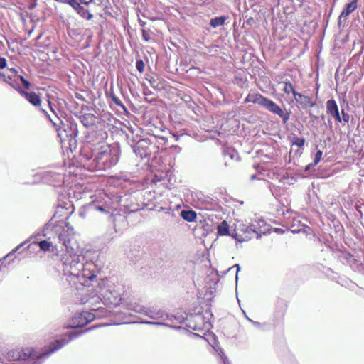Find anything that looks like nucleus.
I'll return each mask as SVG.
<instances>
[{
  "mask_svg": "<svg viewBox=\"0 0 364 364\" xmlns=\"http://www.w3.org/2000/svg\"><path fill=\"white\" fill-rule=\"evenodd\" d=\"M151 32L149 30L141 29L142 38L146 41H149L151 38Z\"/></svg>",
  "mask_w": 364,
  "mask_h": 364,
  "instance_id": "393cba45",
  "label": "nucleus"
},
{
  "mask_svg": "<svg viewBox=\"0 0 364 364\" xmlns=\"http://www.w3.org/2000/svg\"><path fill=\"white\" fill-rule=\"evenodd\" d=\"M40 109H41V112L46 115L47 119L52 123L53 126L55 128L56 130H57V128L60 127V126L58 123L55 122L53 120L51 119L50 115L47 113L46 110H45L44 109H43L41 107L40 108Z\"/></svg>",
  "mask_w": 364,
  "mask_h": 364,
  "instance_id": "a878e982",
  "label": "nucleus"
},
{
  "mask_svg": "<svg viewBox=\"0 0 364 364\" xmlns=\"http://www.w3.org/2000/svg\"><path fill=\"white\" fill-rule=\"evenodd\" d=\"M326 112L327 114L333 118L336 122L341 123L342 122L339 114L338 107L335 100L331 99L326 102Z\"/></svg>",
  "mask_w": 364,
  "mask_h": 364,
  "instance_id": "9b49d317",
  "label": "nucleus"
},
{
  "mask_svg": "<svg viewBox=\"0 0 364 364\" xmlns=\"http://www.w3.org/2000/svg\"><path fill=\"white\" fill-rule=\"evenodd\" d=\"M110 97L115 105L123 108H125V106L122 103V100H120L117 97H116L113 92L110 93Z\"/></svg>",
  "mask_w": 364,
  "mask_h": 364,
  "instance_id": "b1692460",
  "label": "nucleus"
},
{
  "mask_svg": "<svg viewBox=\"0 0 364 364\" xmlns=\"http://www.w3.org/2000/svg\"><path fill=\"white\" fill-rule=\"evenodd\" d=\"M227 20L225 16L216 17L210 20V24L212 27L216 28L223 26Z\"/></svg>",
  "mask_w": 364,
  "mask_h": 364,
  "instance_id": "aec40b11",
  "label": "nucleus"
},
{
  "mask_svg": "<svg viewBox=\"0 0 364 364\" xmlns=\"http://www.w3.org/2000/svg\"><path fill=\"white\" fill-rule=\"evenodd\" d=\"M305 139L303 137L296 136L293 139V144H295L297 147H303L304 146Z\"/></svg>",
  "mask_w": 364,
  "mask_h": 364,
  "instance_id": "5701e85b",
  "label": "nucleus"
},
{
  "mask_svg": "<svg viewBox=\"0 0 364 364\" xmlns=\"http://www.w3.org/2000/svg\"><path fill=\"white\" fill-rule=\"evenodd\" d=\"M181 217L188 222H193L196 220L197 214L194 210H182Z\"/></svg>",
  "mask_w": 364,
  "mask_h": 364,
  "instance_id": "a211bd4d",
  "label": "nucleus"
},
{
  "mask_svg": "<svg viewBox=\"0 0 364 364\" xmlns=\"http://www.w3.org/2000/svg\"><path fill=\"white\" fill-rule=\"evenodd\" d=\"M62 230L58 233L59 240L63 243V245L66 248H69L70 240L74 235L73 228L69 225L68 223L61 227Z\"/></svg>",
  "mask_w": 364,
  "mask_h": 364,
  "instance_id": "1a4fd4ad",
  "label": "nucleus"
},
{
  "mask_svg": "<svg viewBox=\"0 0 364 364\" xmlns=\"http://www.w3.org/2000/svg\"><path fill=\"white\" fill-rule=\"evenodd\" d=\"M6 66V60L5 58L0 56V68H5Z\"/></svg>",
  "mask_w": 364,
  "mask_h": 364,
  "instance_id": "72a5a7b5",
  "label": "nucleus"
},
{
  "mask_svg": "<svg viewBox=\"0 0 364 364\" xmlns=\"http://www.w3.org/2000/svg\"><path fill=\"white\" fill-rule=\"evenodd\" d=\"M266 99L267 97H264V95H262L260 93H250L246 97L245 102H252L264 107Z\"/></svg>",
  "mask_w": 364,
  "mask_h": 364,
  "instance_id": "4468645a",
  "label": "nucleus"
},
{
  "mask_svg": "<svg viewBox=\"0 0 364 364\" xmlns=\"http://www.w3.org/2000/svg\"><path fill=\"white\" fill-rule=\"evenodd\" d=\"M95 121L96 117L94 114H86L80 117V122L86 127L93 126L95 124Z\"/></svg>",
  "mask_w": 364,
  "mask_h": 364,
  "instance_id": "dca6fc26",
  "label": "nucleus"
},
{
  "mask_svg": "<svg viewBox=\"0 0 364 364\" xmlns=\"http://www.w3.org/2000/svg\"><path fill=\"white\" fill-rule=\"evenodd\" d=\"M294 100L297 102L299 106L302 109H309L314 107L316 103L312 97L303 95L297 92L294 97Z\"/></svg>",
  "mask_w": 364,
  "mask_h": 364,
  "instance_id": "f8f14e48",
  "label": "nucleus"
},
{
  "mask_svg": "<svg viewBox=\"0 0 364 364\" xmlns=\"http://www.w3.org/2000/svg\"><path fill=\"white\" fill-rule=\"evenodd\" d=\"M68 282L76 289L89 287L97 278V267L92 262L80 263L77 260H72L69 264Z\"/></svg>",
  "mask_w": 364,
  "mask_h": 364,
  "instance_id": "f257e3e1",
  "label": "nucleus"
},
{
  "mask_svg": "<svg viewBox=\"0 0 364 364\" xmlns=\"http://www.w3.org/2000/svg\"><path fill=\"white\" fill-rule=\"evenodd\" d=\"M220 358L223 361L224 364H230V361L228 360V357L225 355V354L223 352H221L220 354Z\"/></svg>",
  "mask_w": 364,
  "mask_h": 364,
  "instance_id": "473e14b6",
  "label": "nucleus"
},
{
  "mask_svg": "<svg viewBox=\"0 0 364 364\" xmlns=\"http://www.w3.org/2000/svg\"><path fill=\"white\" fill-rule=\"evenodd\" d=\"M16 90L23 96L30 103H31L34 106L40 107L41 103V100L40 96L37 95L34 92H27L26 90H23L21 87H18Z\"/></svg>",
  "mask_w": 364,
  "mask_h": 364,
  "instance_id": "ddd939ff",
  "label": "nucleus"
},
{
  "mask_svg": "<svg viewBox=\"0 0 364 364\" xmlns=\"http://www.w3.org/2000/svg\"><path fill=\"white\" fill-rule=\"evenodd\" d=\"M358 8V0H353L351 2L346 4V7L339 15V19L346 18L350 14L353 13Z\"/></svg>",
  "mask_w": 364,
  "mask_h": 364,
  "instance_id": "2eb2a0df",
  "label": "nucleus"
},
{
  "mask_svg": "<svg viewBox=\"0 0 364 364\" xmlns=\"http://www.w3.org/2000/svg\"><path fill=\"white\" fill-rule=\"evenodd\" d=\"M139 24H140L141 26H144V25L146 23H145V22L141 21V22H139Z\"/></svg>",
  "mask_w": 364,
  "mask_h": 364,
  "instance_id": "4c0bfd02",
  "label": "nucleus"
},
{
  "mask_svg": "<svg viewBox=\"0 0 364 364\" xmlns=\"http://www.w3.org/2000/svg\"><path fill=\"white\" fill-rule=\"evenodd\" d=\"M118 161L119 155L115 149H112L109 145H101L95 154V167L92 171L111 168L117 164Z\"/></svg>",
  "mask_w": 364,
  "mask_h": 364,
  "instance_id": "f03ea898",
  "label": "nucleus"
},
{
  "mask_svg": "<svg viewBox=\"0 0 364 364\" xmlns=\"http://www.w3.org/2000/svg\"><path fill=\"white\" fill-rule=\"evenodd\" d=\"M48 105H49L50 109L53 113H55V110H54V109H53V106H52V103H51V102H50L49 100H48Z\"/></svg>",
  "mask_w": 364,
  "mask_h": 364,
  "instance_id": "f704fd0d",
  "label": "nucleus"
},
{
  "mask_svg": "<svg viewBox=\"0 0 364 364\" xmlns=\"http://www.w3.org/2000/svg\"><path fill=\"white\" fill-rule=\"evenodd\" d=\"M0 77L3 80V82L7 83L9 85H10L11 87L15 89L16 90V88L18 87H20L19 85H15L11 80V77L9 75H6L5 73H0Z\"/></svg>",
  "mask_w": 364,
  "mask_h": 364,
  "instance_id": "412c9836",
  "label": "nucleus"
},
{
  "mask_svg": "<svg viewBox=\"0 0 364 364\" xmlns=\"http://www.w3.org/2000/svg\"><path fill=\"white\" fill-rule=\"evenodd\" d=\"M314 166L312 165V163L308 164L306 167H305V171H308L309 170L311 167H314Z\"/></svg>",
  "mask_w": 364,
  "mask_h": 364,
  "instance_id": "c9c22d12",
  "label": "nucleus"
},
{
  "mask_svg": "<svg viewBox=\"0 0 364 364\" xmlns=\"http://www.w3.org/2000/svg\"><path fill=\"white\" fill-rule=\"evenodd\" d=\"M285 306L287 307V304L286 303V301L282 299H278L277 301H276V307L277 309H280L282 308V306Z\"/></svg>",
  "mask_w": 364,
  "mask_h": 364,
  "instance_id": "2f4dec72",
  "label": "nucleus"
},
{
  "mask_svg": "<svg viewBox=\"0 0 364 364\" xmlns=\"http://www.w3.org/2000/svg\"><path fill=\"white\" fill-rule=\"evenodd\" d=\"M281 83L284 85L283 91L284 92V93L287 95L292 93L293 96L295 97V95L297 93V92L295 90V87L293 86V84L291 82L287 81L282 82Z\"/></svg>",
  "mask_w": 364,
  "mask_h": 364,
  "instance_id": "6ab92c4d",
  "label": "nucleus"
},
{
  "mask_svg": "<svg viewBox=\"0 0 364 364\" xmlns=\"http://www.w3.org/2000/svg\"><path fill=\"white\" fill-rule=\"evenodd\" d=\"M218 235L224 236L230 235V225L226 220L223 221L217 227Z\"/></svg>",
  "mask_w": 364,
  "mask_h": 364,
  "instance_id": "f3484780",
  "label": "nucleus"
},
{
  "mask_svg": "<svg viewBox=\"0 0 364 364\" xmlns=\"http://www.w3.org/2000/svg\"><path fill=\"white\" fill-rule=\"evenodd\" d=\"M56 132H58V136L60 137V140L63 141L65 140V137L68 136V134L65 132L64 129H63L61 127L57 128Z\"/></svg>",
  "mask_w": 364,
  "mask_h": 364,
  "instance_id": "c85d7f7f",
  "label": "nucleus"
},
{
  "mask_svg": "<svg viewBox=\"0 0 364 364\" xmlns=\"http://www.w3.org/2000/svg\"><path fill=\"white\" fill-rule=\"evenodd\" d=\"M38 247L43 251H48L50 249L51 243L46 240L38 242Z\"/></svg>",
  "mask_w": 364,
  "mask_h": 364,
  "instance_id": "4be33fe9",
  "label": "nucleus"
},
{
  "mask_svg": "<svg viewBox=\"0 0 364 364\" xmlns=\"http://www.w3.org/2000/svg\"><path fill=\"white\" fill-rule=\"evenodd\" d=\"M151 142L148 139H142L138 141L134 147V152L139 155L141 158L151 156Z\"/></svg>",
  "mask_w": 364,
  "mask_h": 364,
  "instance_id": "6e6552de",
  "label": "nucleus"
},
{
  "mask_svg": "<svg viewBox=\"0 0 364 364\" xmlns=\"http://www.w3.org/2000/svg\"><path fill=\"white\" fill-rule=\"evenodd\" d=\"M18 78L21 80V82L23 83L24 87L27 90L30 89L31 83L28 80H26L23 75H19Z\"/></svg>",
  "mask_w": 364,
  "mask_h": 364,
  "instance_id": "c756f323",
  "label": "nucleus"
},
{
  "mask_svg": "<svg viewBox=\"0 0 364 364\" xmlns=\"http://www.w3.org/2000/svg\"><path fill=\"white\" fill-rule=\"evenodd\" d=\"M77 336V333L75 331L70 332L68 333V341H60V340H55L53 343H50L49 344V346L48 347V349L43 353L42 354L38 355L34 349L31 348H26L24 349H22L21 353L22 355H21V359L26 360L27 358H38L43 356H48L50 355L51 353L57 351L58 350L60 349L63 346L65 343H68V341L75 338Z\"/></svg>",
  "mask_w": 364,
  "mask_h": 364,
  "instance_id": "20e7f679",
  "label": "nucleus"
},
{
  "mask_svg": "<svg viewBox=\"0 0 364 364\" xmlns=\"http://www.w3.org/2000/svg\"><path fill=\"white\" fill-rule=\"evenodd\" d=\"M94 144L90 141L83 144L80 152V161L85 168L92 171L94 164L95 162V151H97L94 147Z\"/></svg>",
  "mask_w": 364,
  "mask_h": 364,
  "instance_id": "39448f33",
  "label": "nucleus"
},
{
  "mask_svg": "<svg viewBox=\"0 0 364 364\" xmlns=\"http://www.w3.org/2000/svg\"><path fill=\"white\" fill-rule=\"evenodd\" d=\"M11 72H12L15 75H17V70L15 68H10Z\"/></svg>",
  "mask_w": 364,
  "mask_h": 364,
  "instance_id": "e433bc0d",
  "label": "nucleus"
},
{
  "mask_svg": "<svg viewBox=\"0 0 364 364\" xmlns=\"http://www.w3.org/2000/svg\"><path fill=\"white\" fill-rule=\"evenodd\" d=\"M263 107L268 111L271 112L273 114L279 117L284 124H286L289 122L290 119V112L284 110L273 100L267 97Z\"/></svg>",
  "mask_w": 364,
  "mask_h": 364,
  "instance_id": "423d86ee",
  "label": "nucleus"
},
{
  "mask_svg": "<svg viewBox=\"0 0 364 364\" xmlns=\"http://www.w3.org/2000/svg\"><path fill=\"white\" fill-rule=\"evenodd\" d=\"M341 114H342V118L341 119L345 122V123H348L349 121H350V116L348 114H347L346 112H345V110L344 109H342L341 110Z\"/></svg>",
  "mask_w": 364,
  "mask_h": 364,
  "instance_id": "7c9ffc66",
  "label": "nucleus"
},
{
  "mask_svg": "<svg viewBox=\"0 0 364 364\" xmlns=\"http://www.w3.org/2000/svg\"><path fill=\"white\" fill-rule=\"evenodd\" d=\"M62 1L70 5L85 20L90 21L93 18L92 11L102 15L99 11L102 6V0H80V2L77 0H62Z\"/></svg>",
  "mask_w": 364,
  "mask_h": 364,
  "instance_id": "7ed1b4c3",
  "label": "nucleus"
},
{
  "mask_svg": "<svg viewBox=\"0 0 364 364\" xmlns=\"http://www.w3.org/2000/svg\"><path fill=\"white\" fill-rule=\"evenodd\" d=\"M150 84H151V85L154 86V84L151 81H150Z\"/></svg>",
  "mask_w": 364,
  "mask_h": 364,
  "instance_id": "58836bf2",
  "label": "nucleus"
},
{
  "mask_svg": "<svg viewBox=\"0 0 364 364\" xmlns=\"http://www.w3.org/2000/svg\"><path fill=\"white\" fill-rule=\"evenodd\" d=\"M135 65H136V68L137 69V70L139 73L144 72L145 65H144V63L143 62V60H136Z\"/></svg>",
  "mask_w": 364,
  "mask_h": 364,
  "instance_id": "cd10ccee",
  "label": "nucleus"
},
{
  "mask_svg": "<svg viewBox=\"0 0 364 364\" xmlns=\"http://www.w3.org/2000/svg\"><path fill=\"white\" fill-rule=\"evenodd\" d=\"M322 156H323V151L321 150L317 151V152L316 153V155H315L314 162L312 163V165L316 166L321 160Z\"/></svg>",
  "mask_w": 364,
  "mask_h": 364,
  "instance_id": "bb28decb",
  "label": "nucleus"
},
{
  "mask_svg": "<svg viewBox=\"0 0 364 364\" xmlns=\"http://www.w3.org/2000/svg\"><path fill=\"white\" fill-rule=\"evenodd\" d=\"M255 234L256 232L255 230L242 224L235 227L231 236L241 242L250 240Z\"/></svg>",
  "mask_w": 364,
  "mask_h": 364,
  "instance_id": "0eeeda50",
  "label": "nucleus"
},
{
  "mask_svg": "<svg viewBox=\"0 0 364 364\" xmlns=\"http://www.w3.org/2000/svg\"><path fill=\"white\" fill-rule=\"evenodd\" d=\"M94 319V316L87 311H83L76 316L72 319L73 328H81L86 326Z\"/></svg>",
  "mask_w": 364,
  "mask_h": 364,
  "instance_id": "9d476101",
  "label": "nucleus"
}]
</instances>
